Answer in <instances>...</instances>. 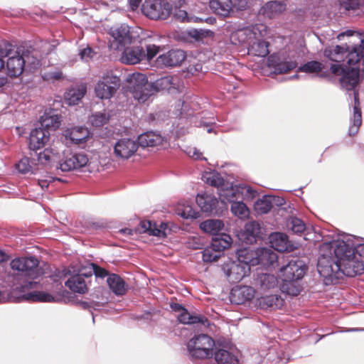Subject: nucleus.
<instances>
[{
  "instance_id": "obj_13",
  "label": "nucleus",
  "mask_w": 364,
  "mask_h": 364,
  "mask_svg": "<svg viewBox=\"0 0 364 364\" xmlns=\"http://www.w3.org/2000/svg\"><path fill=\"white\" fill-rule=\"evenodd\" d=\"M87 156L82 153H70L60 161L57 166L62 171H70L85 166L88 163Z\"/></svg>"
},
{
  "instance_id": "obj_41",
  "label": "nucleus",
  "mask_w": 364,
  "mask_h": 364,
  "mask_svg": "<svg viewBox=\"0 0 364 364\" xmlns=\"http://www.w3.org/2000/svg\"><path fill=\"white\" fill-rule=\"evenodd\" d=\"M41 127L43 129L55 130L60 124V118L57 114H51L50 113H44L40 119Z\"/></svg>"
},
{
  "instance_id": "obj_35",
  "label": "nucleus",
  "mask_w": 364,
  "mask_h": 364,
  "mask_svg": "<svg viewBox=\"0 0 364 364\" xmlns=\"http://www.w3.org/2000/svg\"><path fill=\"white\" fill-rule=\"evenodd\" d=\"M210 8L217 14L228 16L232 9L231 0H210Z\"/></svg>"
},
{
  "instance_id": "obj_64",
  "label": "nucleus",
  "mask_w": 364,
  "mask_h": 364,
  "mask_svg": "<svg viewBox=\"0 0 364 364\" xmlns=\"http://www.w3.org/2000/svg\"><path fill=\"white\" fill-rule=\"evenodd\" d=\"M232 4V8L242 11L248 7V0H235Z\"/></svg>"
},
{
  "instance_id": "obj_46",
  "label": "nucleus",
  "mask_w": 364,
  "mask_h": 364,
  "mask_svg": "<svg viewBox=\"0 0 364 364\" xmlns=\"http://www.w3.org/2000/svg\"><path fill=\"white\" fill-rule=\"evenodd\" d=\"M323 68V65L321 63L316 60L309 61L304 65H301L298 68V71L306 73H318Z\"/></svg>"
},
{
  "instance_id": "obj_2",
  "label": "nucleus",
  "mask_w": 364,
  "mask_h": 364,
  "mask_svg": "<svg viewBox=\"0 0 364 364\" xmlns=\"http://www.w3.org/2000/svg\"><path fill=\"white\" fill-rule=\"evenodd\" d=\"M317 269L328 282H334L343 275L353 277L364 272V260L353 251V245L344 240H337L334 256L321 255L318 257Z\"/></svg>"
},
{
  "instance_id": "obj_51",
  "label": "nucleus",
  "mask_w": 364,
  "mask_h": 364,
  "mask_svg": "<svg viewBox=\"0 0 364 364\" xmlns=\"http://www.w3.org/2000/svg\"><path fill=\"white\" fill-rule=\"evenodd\" d=\"M140 232L148 233L151 235H159L161 231L156 228V223L150 220H143L140 223Z\"/></svg>"
},
{
  "instance_id": "obj_25",
  "label": "nucleus",
  "mask_w": 364,
  "mask_h": 364,
  "mask_svg": "<svg viewBox=\"0 0 364 364\" xmlns=\"http://www.w3.org/2000/svg\"><path fill=\"white\" fill-rule=\"evenodd\" d=\"M196 202L200 210L205 213H212L216 210V205L218 203V199L208 194H198Z\"/></svg>"
},
{
  "instance_id": "obj_47",
  "label": "nucleus",
  "mask_w": 364,
  "mask_h": 364,
  "mask_svg": "<svg viewBox=\"0 0 364 364\" xmlns=\"http://www.w3.org/2000/svg\"><path fill=\"white\" fill-rule=\"evenodd\" d=\"M255 209L259 214H264L268 213L272 207V203L269 196H264L262 198L258 199L255 203Z\"/></svg>"
},
{
  "instance_id": "obj_50",
  "label": "nucleus",
  "mask_w": 364,
  "mask_h": 364,
  "mask_svg": "<svg viewBox=\"0 0 364 364\" xmlns=\"http://www.w3.org/2000/svg\"><path fill=\"white\" fill-rule=\"evenodd\" d=\"M346 242L353 245V251L355 252L362 259L364 260V243H358V239L353 235H348L343 239Z\"/></svg>"
},
{
  "instance_id": "obj_44",
  "label": "nucleus",
  "mask_w": 364,
  "mask_h": 364,
  "mask_svg": "<svg viewBox=\"0 0 364 364\" xmlns=\"http://www.w3.org/2000/svg\"><path fill=\"white\" fill-rule=\"evenodd\" d=\"M57 159V153L51 149H45L38 155V162L44 166L52 164Z\"/></svg>"
},
{
  "instance_id": "obj_62",
  "label": "nucleus",
  "mask_w": 364,
  "mask_h": 364,
  "mask_svg": "<svg viewBox=\"0 0 364 364\" xmlns=\"http://www.w3.org/2000/svg\"><path fill=\"white\" fill-rule=\"evenodd\" d=\"M94 54L95 53L90 47H87L86 48L80 50L79 53L80 58L85 61H88L90 59H91Z\"/></svg>"
},
{
  "instance_id": "obj_12",
  "label": "nucleus",
  "mask_w": 364,
  "mask_h": 364,
  "mask_svg": "<svg viewBox=\"0 0 364 364\" xmlns=\"http://www.w3.org/2000/svg\"><path fill=\"white\" fill-rule=\"evenodd\" d=\"M1 46L3 48L6 46V48L10 50V54L7 56L9 57V59L7 60L6 67L8 73L11 77H17L20 75L23 70V68L26 63L35 64L36 61L30 62L28 57H27L26 60L25 58L20 55L18 51L16 52L14 55L10 56L11 54V46L6 43Z\"/></svg>"
},
{
  "instance_id": "obj_59",
  "label": "nucleus",
  "mask_w": 364,
  "mask_h": 364,
  "mask_svg": "<svg viewBox=\"0 0 364 364\" xmlns=\"http://www.w3.org/2000/svg\"><path fill=\"white\" fill-rule=\"evenodd\" d=\"M43 78L48 81L59 80L63 78V73L60 70L47 72L43 75Z\"/></svg>"
},
{
  "instance_id": "obj_57",
  "label": "nucleus",
  "mask_w": 364,
  "mask_h": 364,
  "mask_svg": "<svg viewBox=\"0 0 364 364\" xmlns=\"http://www.w3.org/2000/svg\"><path fill=\"white\" fill-rule=\"evenodd\" d=\"M88 272H91V276L94 274L96 277L105 278L108 275V272L106 269L99 267L95 264H91L90 268Z\"/></svg>"
},
{
  "instance_id": "obj_58",
  "label": "nucleus",
  "mask_w": 364,
  "mask_h": 364,
  "mask_svg": "<svg viewBox=\"0 0 364 364\" xmlns=\"http://www.w3.org/2000/svg\"><path fill=\"white\" fill-rule=\"evenodd\" d=\"M291 229L295 233H301L305 230V225L301 220L294 218L291 221Z\"/></svg>"
},
{
  "instance_id": "obj_18",
  "label": "nucleus",
  "mask_w": 364,
  "mask_h": 364,
  "mask_svg": "<svg viewBox=\"0 0 364 364\" xmlns=\"http://www.w3.org/2000/svg\"><path fill=\"white\" fill-rule=\"evenodd\" d=\"M155 93L159 91L166 90L168 92H173L179 90L181 81L177 76H165L151 82Z\"/></svg>"
},
{
  "instance_id": "obj_39",
  "label": "nucleus",
  "mask_w": 364,
  "mask_h": 364,
  "mask_svg": "<svg viewBox=\"0 0 364 364\" xmlns=\"http://www.w3.org/2000/svg\"><path fill=\"white\" fill-rule=\"evenodd\" d=\"M231 243L232 238L229 235L225 233H220L212 237L210 244L211 247H213L215 251L220 252L228 248Z\"/></svg>"
},
{
  "instance_id": "obj_22",
  "label": "nucleus",
  "mask_w": 364,
  "mask_h": 364,
  "mask_svg": "<svg viewBox=\"0 0 364 364\" xmlns=\"http://www.w3.org/2000/svg\"><path fill=\"white\" fill-rule=\"evenodd\" d=\"M269 65L272 67L274 73L278 74L287 73L297 66V63L295 60L283 58L282 59L275 60L274 56H270L269 58Z\"/></svg>"
},
{
  "instance_id": "obj_36",
  "label": "nucleus",
  "mask_w": 364,
  "mask_h": 364,
  "mask_svg": "<svg viewBox=\"0 0 364 364\" xmlns=\"http://www.w3.org/2000/svg\"><path fill=\"white\" fill-rule=\"evenodd\" d=\"M256 284L259 287L261 291H266L276 288L278 284V280L273 274H258L256 279Z\"/></svg>"
},
{
  "instance_id": "obj_48",
  "label": "nucleus",
  "mask_w": 364,
  "mask_h": 364,
  "mask_svg": "<svg viewBox=\"0 0 364 364\" xmlns=\"http://www.w3.org/2000/svg\"><path fill=\"white\" fill-rule=\"evenodd\" d=\"M109 119V115L106 111L97 112L92 114L90 122L95 127H101L105 124Z\"/></svg>"
},
{
  "instance_id": "obj_17",
  "label": "nucleus",
  "mask_w": 364,
  "mask_h": 364,
  "mask_svg": "<svg viewBox=\"0 0 364 364\" xmlns=\"http://www.w3.org/2000/svg\"><path fill=\"white\" fill-rule=\"evenodd\" d=\"M91 277V272H85L84 269H80L77 273L70 275V277L65 282V284L71 291L84 294L86 292L87 282L85 278Z\"/></svg>"
},
{
  "instance_id": "obj_56",
  "label": "nucleus",
  "mask_w": 364,
  "mask_h": 364,
  "mask_svg": "<svg viewBox=\"0 0 364 364\" xmlns=\"http://www.w3.org/2000/svg\"><path fill=\"white\" fill-rule=\"evenodd\" d=\"M160 47L154 44H150L146 46V52H145V59L149 62L159 53Z\"/></svg>"
},
{
  "instance_id": "obj_38",
  "label": "nucleus",
  "mask_w": 364,
  "mask_h": 364,
  "mask_svg": "<svg viewBox=\"0 0 364 364\" xmlns=\"http://www.w3.org/2000/svg\"><path fill=\"white\" fill-rule=\"evenodd\" d=\"M248 51L255 56L265 57L269 53V43L257 38L249 46Z\"/></svg>"
},
{
  "instance_id": "obj_20",
  "label": "nucleus",
  "mask_w": 364,
  "mask_h": 364,
  "mask_svg": "<svg viewBox=\"0 0 364 364\" xmlns=\"http://www.w3.org/2000/svg\"><path fill=\"white\" fill-rule=\"evenodd\" d=\"M145 59V50L141 46H133L125 48L122 54V63L129 65H135Z\"/></svg>"
},
{
  "instance_id": "obj_54",
  "label": "nucleus",
  "mask_w": 364,
  "mask_h": 364,
  "mask_svg": "<svg viewBox=\"0 0 364 364\" xmlns=\"http://www.w3.org/2000/svg\"><path fill=\"white\" fill-rule=\"evenodd\" d=\"M16 168L19 173H27L29 172H33L32 166L30 164V159L27 157L21 159L18 164L16 165Z\"/></svg>"
},
{
  "instance_id": "obj_31",
  "label": "nucleus",
  "mask_w": 364,
  "mask_h": 364,
  "mask_svg": "<svg viewBox=\"0 0 364 364\" xmlns=\"http://www.w3.org/2000/svg\"><path fill=\"white\" fill-rule=\"evenodd\" d=\"M261 227L257 221H250L245 225L242 236L247 243L252 244L259 237Z\"/></svg>"
},
{
  "instance_id": "obj_3",
  "label": "nucleus",
  "mask_w": 364,
  "mask_h": 364,
  "mask_svg": "<svg viewBox=\"0 0 364 364\" xmlns=\"http://www.w3.org/2000/svg\"><path fill=\"white\" fill-rule=\"evenodd\" d=\"M215 343L214 339L204 333L195 335L187 343V350L193 359H207L213 355Z\"/></svg>"
},
{
  "instance_id": "obj_28",
  "label": "nucleus",
  "mask_w": 364,
  "mask_h": 364,
  "mask_svg": "<svg viewBox=\"0 0 364 364\" xmlns=\"http://www.w3.org/2000/svg\"><path fill=\"white\" fill-rule=\"evenodd\" d=\"M171 14H173V16L176 20H178L181 22H208L210 23H213V22L215 21V20L212 18H202L193 15H190L185 10H182L179 8H175L173 11L172 10Z\"/></svg>"
},
{
  "instance_id": "obj_1",
  "label": "nucleus",
  "mask_w": 364,
  "mask_h": 364,
  "mask_svg": "<svg viewBox=\"0 0 364 364\" xmlns=\"http://www.w3.org/2000/svg\"><path fill=\"white\" fill-rule=\"evenodd\" d=\"M344 36L352 38L350 43H358L359 46L350 47L346 45L345 47L336 46L328 48L324 50V55L330 60L337 63L331 65V71L333 74L341 76L339 81L341 87L346 90H353V115L350 119L348 135L354 136L358 132L362 124L358 92L354 89L359 81L360 65L363 66L364 70V33L347 30L339 33L337 38L341 41Z\"/></svg>"
},
{
  "instance_id": "obj_19",
  "label": "nucleus",
  "mask_w": 364,
  "mask_h": 364,
  "mask_svg": "<svg viewBox=\"0 0 364 364\" xmlns=\"http://www.w3.org/2000/svg\"><path fill=\"white\" fill-rule=\"evenodd\" d=\"M50 132L42 128H35L31 130L29 136L28 146L31 150H38L43 148L49 141Z\"/></svg>"
},
{
  "instance_id": "obj_29",
  "label": "nucleus",
  "mask_w": 364,
  "mask_h": 364,
  "mask_svg": "<svg viewBox=\"0 0 364 364\" xmlns=\"http://www.w3.org/2000/svg\"><path fill=\"white\" fill-rule=\"evenodd\" d=\"M87 92L85 85H79L70 88L65 93V101L69 105H75L83 98Z\"/></svg>"
},
{
  "instance_id": "obj_34",
  "label": "nucleus",
  "mask_w": 364,
  "mask_h": 364,
  "mask_svg": "<svg viewBox=\"0 0 364 364\" xmlns=\"http://www.w3.org/2000/svg\"><path fill=\"white\" fill-rule=\"evenodd\" d=\"M107 284L113 293L117 296L124 295L127 289V285L122 278L115 274L108 276Z\"/></svg>"
},
{
  "instance_id": "obj_5",
  "label": "nucleus",
  "mask_w": 364,
  "mask_h": 364,
  "mask_svg": "<svg viewBox=\"0 0 364 364\" xmlns=\"http://www.w3.org/2000/svg\"><path fill=\"white\" fill-rule=\"evenodd\" d=\"M144 15L152 20H165L172 11V5L166 0L145 1L141 6Z\"/></svg>"
},
{
  "instance_id": "obj_30",
  "label": "nucleus",
  "mask_w": 364,
  "mask_h": 364,
  "mask_svg": "<svg viewBox=\"0 0 364 364\" xmlns=\"http://www.w3.org/2000/svg\"><path fill=\"white\" fill-rule=\"evenodd\" d=\"M277 254L271 249L265 247L257 249V261L258 264L266 267L273 266L277 262Z\"/></svg>"
},
{
  "instance_id": "obj_4",
  "label": "nucleus",
  "mask_w": 364,
  "mask_h": 364,
  "mask_svg": "<svg viewBox=\"0 0 364 364\" xmlns=\"http://www.w3.org/2000/svg\"><path fill=\"white\" fill-rule=\"evenodd\" d=\"M119 86V77L109 71L105 73L97 82L95 93L101 100H109L114 96Z\"/></svg>"
},
{
  "instance_id": "obj_55",
  "label": "nucleus",
  "mask_w": 364,
  "mask_h": 364,
  "mask_svg": "<svg viewBox=\"0 0 364 364\" xmlns=\"http://www.w3.org/2000/svg\"><path fill=\"white\" fill-rule=\"evenodd\" d=\"M282 289L287 294L296 296L300 293V288L294 284V282H284Z\"/></svg>"
},
{
  "instance_id": "obj_16",
  "label": "nucleus",
  "mask_w": 364,
  "mask_h": 364,
  "mask_svg": "<svg viewBox=\"0 0 364 364\" xmlns=\"http://www.w3.org/2000/svg\"><path fill=\"white\" fill-rule=\"evenodd\" d=\"M241 189H245L246 192L252 196H254L253 193H255L250 187L241 188L239 186H227L225 188V186H223L218 190L219 198L223 203L227 202L232 203L235 200L242 198L243 193L242 191H241Z\"/></svg>"
},
{
  "instance_id": "obj_33",
  "label": "nucleus",
  "mask_w": 364,
  "mask_h": 364,
  "mask_svg": "<svg viewBox=\"0 0 364 364\" xmlns=\"http://www.w3.org/2000/svg\"><path fill=\"white\" fill-rule=\"evenodd\" d=\"M257 250H252L249 248H242L237 251V260L240 264L244 265L255 266L258 264L257 261Z\"/></svg>"
},
{
  "instance_id": "obj_43",
  "label": "nucleus",
  "mask_w": 364,
  "mask_h": 364,
  "mask_svg": "<svg viewBox=\"0 0 364 364\" xmlns=\"http://www.w3.org/2000/svg\"><path fill=\"white\" fill-rule=\"evenodd\" d=\"M26 300L41 302H53L55 301L54 296L44 291H33L25 295Z\"/></svg>"
},
{
  "instance_id": "obj_10",
  "label": "nucleus",
  "mask_w": 364,
  "mask_h": 364,
  "mask_svg": "<svg viewBox=\"0 0 364 364\" xmlns=\"http://www.w3.org/2000/svg\"><path fill=\"white\" fill-rule=\"evenodd\" d=\"M171 308L175 312L178 313V319L180 323L188 325L200 324L205 327L209 326V321L203 314L190 313L181 304L178 303L171 304Z\"/></svg>"
},
{
  "instance_id": "obj_14",
  "label": "nucleus",
  "mask_w": 364,
  "mask_h": 364,
  "mask_svg": "<svg viewBox=\"0 0 364 364\" xmlns=\"http://www.w3.org/2000/svg\"><path fill=\"white\" fill-rule=\"evenodd\" d=\"M186 55L183 50L173 49L166 53L160 55L156 60V66L158 68L175 67L180 65L186 59Z\"/></svg>"
},
{
  "instance_id": "obj_27",
  "label": "nucleus",
  "mask_w": 364,
  "mask_h": 364,
  "mask_svg": "<svg viewBox=\"0 0 364 364\" xmlns=\"http://www.w3.org/2000/svg\"><path fill=\"white\" fill-rule=\"evenodd\" d=\"M287 9L286 0L272 1L266 3L262 7V12L264 15L272 18L282 14Z\"/></svg>"
},
{
  "instance_id": "obj_7",
  "label": "nucleus",
  "mask_w": 364,
  "mask_h": 364,
  "mask_svg": "<svg viewBox=\"0 0 364 364\" xmlns=\"http://www.w3.org/2000/svg\"><path fill=\"white\" fill-rule=\"evenodd\" d=\"M306 270L304 262L298 259H291L286 265L279 269V277L284 282L301 279Z\"/></svg>"
},
{
  "instance_id": "obj_11",
  "label": "nucleus",
  "mask_w": 364,
  "mask_h": 364,
  "mask_svg": "<svg viewBox=\"0 0 364 364\" xmlns=\"http://www.w3.org/2000/svg\"><path fill=\"white\" fill-rule=\"evenodd\" d=\"M265 33L266 27L264 25H255L237 30L233 33V37L240 43L249 46L257 38H262Z\"/></svg>"
},
{
  "instance_id": "obj_24",
  "label": "nucleus",
  "mask_w": 364,
  "mask_h": 364,
  "mask_svg": "<svg viewBox=\"0 0 364 364\" xmlns=\"http://www.w3.org/2000/svg\"><path fill=\"white\" fill-rule=\"evenodd\" d=\"M250 270V267L237 262V263H232L226 275L230 282L237 283L248 275Z\"/></svg>"
},
{
  "instance_id": "obj_45",
  "label": "nucleus",
  "mask_w": 364,
  "mask_h": 364,
  "mask_svg": "<svg viewBox=\"0 0 364 364\" xmlns=\"http://www.w3.org/2000/svg\"><path fill=\"white\" fill-rule=\"evenodd\" d=\"M231 212L235 216L243 219L249 215V209L242 201L235 200L231 203Z\"/></svg>"
},
{
  "instance_id": "obj_49",
  "label": "nucleus",
  "mask_w": 364,
  "mask_h": 364,
  "mask_svg": "<svg viewBox=\"0 0 364 364\" xmlns=\"http://www.w3.org/2000/svg\"><path fill=\"white\" fill-rule=\"evenodd\" d=\"M178 214L183 218H198L200 217V213L198 210H195L191 205L183 204L181 207L178 208Z\"/></svg>"
},
{
  "instance_id": "obj_21",
  "label": "nucleus",
  "mask_w": 364,
  "mask_h": 364,
  "mask_svg": "<svg viewBox=\"0 0 364 364\" xmlns=\"http://www.w3.org/2000/svg\"><path fill=\"white\" fill-rule=\"evenodd\" d=\"M138 146L148 147L157 146L166 144V138L155 132H146L138 137Z\"/></svg>"
},
{
  "instance_id": "obj_23",
  "label": "nucleus",
  "mask_w": 364,
  "mask_h": 364,
  "mask_svg": "<svg viewBox=\"0 0 364 364\" xmlns=\"http://www.w3.org/2000/svg\"><path fill=\"white\" fill-rule=\"evenodd\" d=\"M90 131L84 127H76L65 131V136L75 144L85 143L90 137Z\"/></svg>"
},
{
  "instance_id": "obj_6",
  "label": "nucleus",
  "mask_w": 364,
  "mask_h": 364,
  "mask_svg": "<svg viewBox=\"0 0 364 364\" xmlns=\"http://www.w3.org/2000/svg\"><path fill=\"white\" fill-rule=\"evenodd\" d=\"M132 95L139 102H145L151 96L155 94V90L147 77L142 73H134L132 77Z\"/></svg>"
},
{
  "instance_id": "obj_15",
  "label": "nucleus",
  "mask_w": 364,
  "mask_h": 364,
  "mask_svg": "<svg viewBox=\"0 0 364 364\" xmlns=\"http://www.w3.org/2000/svg\"><path fill=\"white\" fill-rule=\"evenodd\" d=\"M138 144L132 139L122 138L119 139L114 146V154L116 157L128 159L137 151Z\"/></svg>"
},
{
  "instance_id": "obj_42",
  "label": "nucleus",
  "mask_w": 364,
  "mask_h": 364,
  "mask_svg": "<svg viewBox=\"0 0 364 364\" xmlns=\"http://www.w3.org/2000/svg\"><path fill=\"white\" fill-rule=\"evenodd\" d=\"M204 181L209 185L212 186H215L218 188V190L223 187L225 186V180L221 176L220 173L217 171H212L209 173H206L203 176Z\"/></svg>"
},
{
  "instance_id": "obj_63",
  "label": "nucleus",
  "mask_w": 364,
  "mask_h": 364,
  "mask_svg": "<svg viewBox=\"0 0 364 364\" xmlns=\"http://www.w3.org/2000/svg\"><path fill=\"white\" fill-rule=\"evenodd\" d=\"M10 54V50L5 46L3 48L0 44V70L4 67V58L8 56Z\"/></svg>"
},
{
  "instance_id": "obj_61",
  "label": "nucleus",
  "mask_w": 364,
  "mask_h": 364,
  "mask_svg": "<svg viewBox=\"0 0 364 364\" xmlns=\"http://www.w3.org/2000/svg\"><path fill=\"white\" fill-rule=\"evenodd\" d=\"M186 154L190 157L196 160H205L206 159L202 157V153L200 152L196 147H188L185 151Z\"/></svg>"
},
{
  "instance_id": "obj_52",
  "label": "nucleus",
  "mask_w": 364,
  "mask_h": 364,
  "mask_svg": "<svg viewBox=\"0 0 364 364\" xmlns=\"http://www.w3.org/2000/svg\"><path fill=\"white\" fill-rule=\"evenodd\" d=\"M188 248L193 250L201 249L204 245V239L198 235L190 236L185 242Z\"/></svg>"
},
{
  "instance_id": "obj_26",
  "label": "nucleus",
  "mask_w": 364,
  "mask_h": 364,
  "mask_svg": "<svg viewBox=\"0 0 364 364\" xmlns=\"http://www.w3.org/2000/svg\"><path fill=\"white\" fill-rule=\"evenodd\" d=\"M214 355L218 364H237L239 362L235 350L232 347L228 350L220 348Z\"/></svg>"
},
{
  "instance_id": "obj_40",
  "label": "nucleus",
  "mask_w": 364,
  "mask_h": 364,
  "mask_svg": "<svg viewBox=\"0 0 364 364\" xmlns=\"http://www.w3.org/2000/svg\"><path fill=\"white\" fill-rule=\"evenodd\" d=\"M224 223L220 220L209 219L202 222L200 228L204 232L213 236L220 234L219 232L223 230Z\"/></svg>"
},
{
  "instance_id": "obj_60",
  "label": "nucleus",
  "mask_w": 364,
  "mask_h": 364,
  "mask_svg": "<svg viewBox=\"0 0 364 364\" xmlns=\"http://www.w3.org/2000/svg\"><path fill=\"white\" fill-rule=\"evenodd\" d=\"M267 301V304L271 308H279L280 305L282 304V299L279 297L277 295H270L265 298Z\"/></svg>"
},
{
  "instance_id": "obj_32",
  "label": "nucleus",
  "mask_w": 364,
  "mask_h": 364,
  "mask_svg": "<svg viewBox=\"0 0 364 364\" xmlns=\"http://www.w3.org/2000/svg\"><path fill=\"white\" fill-rule=\"evenodd\" d=\"M213 31L208 29H191L181 32L178 34V38L183 41L194 40L199 41L205 37H213Z\"/></svg>"
},
{
  "instance_id": "obj_9",
  "label": "nucleus",
  "mask_w": 364,
  "mask_h": 364,
  "mask_svg": "<svg viewBox=\"0 0 364 364\" xmlns=\"http://www.w3.org/2000/svg\"><path fill=\"white\" fill-rule=\"evenodd\" d=\"M38 263L35 257H20L11 260L10 266L22 275L36 278L39 274Z\"/></svg>"
},
{
  "instance_id": "obj_53",
  "label": "nucleus",
  "mask_w": 364,
  "mask_h": 364,
  "mask_svg": "<svg viewBox=\"0 0 364 364\" xmlns=\"http://www.w3.org/2000/svg\"><path fill=\"white\" fill-rule=\"evenodd\" d=\"M220 252L218 251H215L211 245L208 247L203 250L202 252V257L203 260L205 262H211L213 261H216L220 257Z\"/></svg>"
},
{
  "instance_id": "obj_8",
  "label": "nucleus",
  "mask_w": 364,
  "mask_h": 364,
  "mask_svg": "<svg viewBox=\"0 0 364 364\" xmlns=\"http://www.w3.org/2000/svg\"><path fill=\"white\" fill-rule=\"evenodd\" d=\"M109 33L112 38L109 42V47L112 49L122 50L132 43L130 28L127 24L112 27Z\"/></svg>"
},
{
  "instance_id": "obj_37",
  "label": "nucleus",
  "mask_w": 364,
  "mask_h": 364,
  "mask_svg": "<svg viewBox=\"0 0 364 364\" xmlns=\"http://www.w3.org/2000/svg\"><path fill=\"white\" fill-rule=\"evenodd\" d=\"M271 247L278 252H285L288 249V237L282 232H273L269 235Z\"/></svg>"
}]
</instances>
